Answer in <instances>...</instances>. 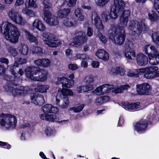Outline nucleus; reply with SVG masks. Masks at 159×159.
Masks as SVG:
<instances>
[{"mask_svg": "<svg viewBox=\"0 0 159 159\" xmlns=\"http://www.w3.org/2000/svg\"><path fill=\"white\" fill-rule=\"evenodd\" d=\"M0 28L6 39L11 42L16 43L18 41L20 34L17 27L11 23L4 22L2 24Z\"/></svg>", "mask_w": 159, "mask_h": 159, "instance_id": "obj_1", "label": "nucleus"}, {"mask_svg": "<svg viewBox=\"0 0 159 159\" xmlns=\"http://www.w3.org/2000/svg\"><path fill=\"white\" fill-rule=\"evenodd\" d=\"M48 74L47 70L35 66L28 67L25 70L26 76L34 81L43 82L47 79Z\"/></svg>", "mask_w": 159, "mask_h": 159, "instance_id": "obj_2", "label": "nucleus"}, {"mask_svg": "<svg viewBox=\"0 0 159 159\" xmlns=\"http://www.w3.org/2000/svg\"><path fill=\"white\" fill-rule=\"evenodd\" d=\"M109 39L118 45H122L125 41V34L124 30L116 25H112L108 31Z\"/></svg>", "mask_w": 159, "mask_h": 159, "instance_id": "obj_3", "label": "nucleus"}, {"mask_svg": "<svg viewBox=\"0 0 159 159\" xmlns=\"http://www.w3.org/2000/svg\"><path fill=\"white\" fill-rule=\"evenodd\" d=\"M17 120L15 116L4 113L0 114V125L2 128L9 129L15 127Z\"/></svg>", "mask_w": 159, "mask_h": 159, "instance_id": "obj_4", "label": "nucleus"}, {"mask_svg": "<svg viewBox=\"0 0 159 159\" xmlns=\"http://www.w3.org/2000/svg\"><path fill=\"white\" fill-rule=\"evenodd\" d=\"M3 87L5 92L13 96H16L18 95L24 96L30 90V88L27 86H20L12 87L8 84L5 85Z\"/></svg>", "mask_w": 159, "mask_h": 159, "instance_id": "obj_5", "label": "nucleus"}, {"mask_svg": "<svg viewBox=\"0 0 159 159\" xmlns=\"http://www.w3.org/2000/svg\"><path fill=\"white\" fill-rule=\"evenodd\" d=\"M145 27V24L142 22L141 24L136 20H130L128 24V29L130 33L134 37H137L141 34L143 28Z\"/></svg>", "mask_w": 159, "mask_h": 159, "instance_id": "obj_6", "label": "nucleus"}, {"mask_svg": "<svg viewBox=\"0 0 159 159\" xmlns=\"http://www.w3.org/2000/svg\"><path fill=\"white\" fill-rule=\"evenodd\" d=\"M158 68L156 66H149L148 67L139 69L136 70V71L139 74L145 73L144 77L148 79H152L157 76H159L158 72L157 71Z\"/></svg>", "mask_w": 159, "mask_h": 159, "instance_id": "obj_7", "label": "nucleus"}, {"mask_svg": "<svg viewBox=\"0 0 159 159\" xmlns=\"http://www.w3.org/2000/svg\"><path fill=\"white\" fill-rule=\"evenodd\" d=\"M125 49L123 53L125 57L129 60H133L136 57L135 52L134 50V46L131 41L126 42L125 44Z\"/></svg>", "mask_w": 159, "mask_h": 159, "instance_id": "obj_8", "label": "nucleus"}, {"mask_svg": "<svg viewBox=\"0 0 159 159\" xmlns=\"http://www.w3.org/2000/svg\"><path fill=\"white\" fill-rule=\"evenodd\" d=\"M43 20L45 22L51 26H55L59 24L57 17L52 15L49 10L44 9L43 10Z\"/></svg>", "mask_w": 159, "mask_h": 159, "instance_id": "obj_9", "label": "nucleus"}, {"mask_svg": "<svg viewBox=\"0 0 159 159\" xmlns=\"http://www.w3.org/2000/svg\"><path fill=\"white\" fill-rule=\"evenodd\" d=\"M43 36L47 39L44 40L43 42L49 47L55 48L58 46L57 43L54 42L56 41V37L53 34L45 32L43 34Z\"/></svg>", "mask_w": 159, "mask_h": 159, "instance_id": "obj_10", "label": "nucleus"}, {"mask_svg": "<svg viewBox=\"0 0 159 159\" xmlns=\"http://www.w3.org/2000/svg\"><path fill=\"white\" fill-rule=\"evenodd\" d=\"M150 50L153 53L149 56V63L151 65H157L159 63V52L154 46H151Z\"/></svg>", "mask_w": 159, "mask_h": 159, "instance_id": "obj_11", "label": "nucleus"}, {"mask_svg": "<svg viewBox=\"0 0 159 159\" xmlns=\"http://www.w3.org/2000/svg\"><path fill=\"white\" fill-rule=\"evenodd\" d=\"M152 89V87L148 83H143L136 85V91L139 94L148 95Z\"/></svg>", "mask_w": 159, "mask_h": 159, "instance_id": "obj_12", "label": "nucleus"}, {"mask_svg": "<svg viewBox=\"0 0 159 159\" xmlns=\"http://www.w3.org/2000/svg\"><path fill=\"white\" fill-rule=\"evenodd\" d=\"M130 14V12L129 10H125L122 13L118 20V23L122 27L126 26Z\"/></svg>", "mask_w": 159, "mask_h": 159, "instance_id": "obj_13", "label": "nucleus"}, {"mask_svg": "<svg viewBox=\"0 0 159 159\" xmlns=\"http://www.w3.org/2000/svg\"><path fill=\"white\" fill-rule=\"evenodd\" d=\"M87 40V37L85 36L84 34L82 33V34L75 37L70 45L76 47H79L85 42Z\"/></svg>", "mask_w": 159, "mask_h": 159, "instance_id": "obj_14", "label": "nucleus"}, {"mask_svg": "<svg viewBox=\"0 0 159 159\" xmlns=\"http://www.w3.org/2000/svg\"><path fill=\"white\" fill-rule=\"evenodd\" d=\"M55 84L57 85L61 84L62 87L70 88L74 85V81L65 77H59Z\"/></svg>", "mask_w": 159, "mask_h": 159, "instance_id": "obj_15", "label": "nucleus"}, {"mask_svg": "<svg viewBox=\"0 0 159 159\" xmlns=\"http://www.w3.org/2000/svg\"><path fill=\"white\" fill-rule=\"evenodd\" d=\"M91 19L93 23H94L97 28L101 30H103V25L100 17L96 12H93L92 13Z\"/></svg>", "mask_w": 159, "mask_h": 159, "instance_id": "obj_16", "label": "nucleus"}, {"mask_svg": "<svg viewBox=\"0 0 159 159\" xmlns=\"http://www.w3.org/2000/svg\"><path fill=\"white\" fill-rule=\"evenodd\" d=\"M34 65L37 66L42 67L43 68H47L51 65V61L47 58H39L34 61Z\"/></svg>", "mask_w": 159, "mask_h": 159, "instance_id": "obj_17", "label": "nucleus"}, {"mask_svg": "<svg viewBox=\"0 0 159 159\" xmlns=\"http://www.w3.org/2000/svg\"><path fill=\"white\" fill-rule=\"evenodd\" d=\"M41 110L44 113L43 114L56 113L58 111L57 107L48 104H46L42 106Z\"/></svg>", "mask_w": 159, "mask_h": 159, "instance_id": "obj_18", "label": "nucleus"}, {"mask_svg": "<svg viewBox=\"0 0 159 159\" xmlns=\"http://www.w3.org/2000/svg\"><path fill=\"white\" fill-rule=\"evenodd\" d=\"M32 102L35 105L41 106L45 102L44 96L39 94H33L31 95Z\"/></svg>", "mask_w": 159, "mask_h": 159, "instance_id": "obj_19", "label": "nucleus"}, {"mask_svg": "<svg viewBox=\"0 0 159 159\" xmlns=\"http://www.w3.org/2000/svg\"><path fill=\"white\" fill-rule=\"evenodd\" d=\"M136 61L138 65L140 66H144L148 62V59L146 56L142 53H138L136 55Z\"/></svg>", "mask_w": 159, "mask_h": 159, "instance_id": "obj_20", "label": "nucleus"}, {"mask_svg": "<svg viewBox=\"0 0 159 159\" xmlns=\"http://www.w3.org/2000/svg\"><path fill=\"white\" fill-rule=\"evenodd\" d=\"M58 95L56 97V103L62 109L66 108L69 105L70 102L68 97L67 96L64 97L61 99V102L60 100L58 99Z\"/></svg>", "mask_w": 159, "mask_h": 159, "instance_id": "obj_21", "label": "nucleus"}, {"mask_svg": "<svg viewBox=\"0 0 159 159\" xmlns=\"http://www.w3.org/2000/svg\"><path fill=\"white\" fill-rule=\"evenodd\" d=\"M32 26L39 31H43L46 30V27L42 21L39 19H35L32 23Z\"/></svg>", "mask_w": 159, "mask_h": 159, "instance_id": "obj_22", "label": "nucleus"}, {"mask_svg": "<svg viewBox=\"0 0 159 159\" xmlns=\"http://www.w3.org/2000/svg\"><path fill=\"white\" fill-rule=\"evenodd\" d=\"M147 125L148 122L146 120H141L136 124L135 129L138 132L143 131L145 130Z\"/></svg>", "mask_w": 159, "mask_h": 159, "instance_id": "obj_23", "label": "nucleus"}, {"mask_svg": "<svg viewBox=\"0 0 159 159\" xmlns=\"http://www.w3.org/2000/svg\"><path fill=\"white\" fill-rule=\"evenodd\" d=\"M96 55L99 58L105 61L107 60L109 58L108 53L103 49L98 50L96 52Z\"/></svg>", "mask_w": 159, "mask_h": 159, "instance_id": "obj_24", "label": "nucleus"}, {"mask_svg": "<svg viewBox=\"0 0 159 159\" xmlns=\"http://www.w3.org/2000/svg\"><path fill=\"white\" fill-rule=\"evenodd\" d=\"M55 113H50V114H41L39 116L41 120L53 121L56 119V115Z\"/></svg>", "mask_w": 159, "mask_h": 159, "instance_id": "obj_25", "label": "nucleus"}, {"mask_svg": "<svg viewBox=\"0 0 159 159\" xmlns=\"http://www.w3.org/2000/svg\"><path fill=\"white\" fill-rule=\"evenodd\" d=\"M123 107L126 110L137 109L139 108L140 103L139 102L129 104V102H122Z\"/></svg>", "mask_w": 159, "mask_h": 159, "instance_id": "obj_26", "label": "nucleus"}, {"mask_svg": "<svg viewBox=\"0 0 159 159\" xmlns=\"http://www.w3.org/2000/svg\"><path fill=\"white\" fill-rule=\"evenodd\" d=\"M112 7L121 11L123 10L125 7V3L123 0H114V3Z\"/></svg>", "mask_w": 159, "mask_h": 159, "instance_id": "obj_27", "label": "nucleus"}, {"mask_svg": "<svg viewBox=\"0 0 159 159\" xmlns=\"http://www.w3.org/2000/svg\"><path fill=\"white\" fill-rule=\"evenodd\" d=\"M31 51L33 54H37L41 56L45 53V50L40 47L33 46L31 48Z\"/></svg>", "mask_w": 159, "mask_h": 159, "instance_id": "obj_28", "label": "nucleus"}, {"mask_svg": "<svg viewBox=\"0 0 159 159\" xmlns=\"http://www.w3.org/2000/svg\"><path fill=\"white\" fill-rule=\"evenodd\" d=\"M63 24L66 27L75 26L77 25V21L74 20L64 18L63 21Z\"/></svg>", "mask_w": 159, "mask_h": 159, "instance_id": "obj_29", "label": "nucleus"}, {"mask_svg": "<svg viewBox=\"0 0 159 159\" xmlns=\"http://www.w3.org/2000/svg\"><path fill=\"white\" fill-rule=\"evenodd\" d=\"M25 34V36L27 39L30 43H35V44L37 45L38 42L37 39L36 37L31 34L27 30H23Z\"/></svg>", "mask_w": 159, "mask_h": 159, "instance_id": "obj_30", "label": "nucleus"}, {"mask_svg": "<svg viewBox=\"0 0 159 159\" xmlns=\"http://www.w3.org/2000/svg\"><path fill=\"white\" fill-rule=\"evenodd\" d=\"M29 47L26 44L22 43L20 44L18 47L20 53L24 55H27L29 52Z\"/></svg>", "mask_w": 159, "mask_h": 159, "instance_id": "obj_31", "label": "nucleus"}, {"mask_svg": "<svg viewBox=\"0 0 159 159\" xmlns=\"http://www.w3.org/2000/svg\"><path fill=\"white\" fill-rule=\"evenodd\" d=\"M15 23L20 25H24L26 23L25 20L23 17L21 15L18 14L15 19V20L13 21Z\"/></svg>", "mask_w": 159, "mask_h": 159, "instance_id": "obj_32", "label": "nucleus"}, {"mask_svg": "<svg viewBox=\"0 0 159 159\" xmlns=\"http://www.w3.org/2000/svg\"><path fill=\"white\" fill-rule=\"evenodd\" d=\"M130 87L129 85L125 84L115 88L112 90V92L115 93H118L122 92L124 90H127Z\"/></svg>", "mask_w": 159, "mask_h": 159, "instance_id": "obj_33", "label": "nucleus"}, {"mask_svg": "<svg viewBox=\"0 0 159 159\" xmlns=\"http://www.w3.org/2000/svg\"><path fill=\"white\" fill-rule=\"evenodd\" d=\"M49 88V86L47 85H39L36 88L35 91L42 93L46 92Z\"/></svg>", "mask_w": 159, "mask_h": 159, "instance_id": "obj_34", "label": "nucleus"}, {"mask_svg": "<svg viewBox=\"0 0 159 159\" xmlns=\"http://www.w3.org/2000/svg\"><path fill=\"white\" fill-rule=\"evenodd\" d=\"M101 87L103 94L109 93L110 90L113 89L114 86L112 85L108 84H104L102 85Z\"/></svg>", "mask_w": 159, "mask_h": 159, "instance_id": "obj_35", "label": "nucleus"}, {"mask_svg": "<svg viewBox=\"0 0 159 159\" xmlns=\"http://www.w3.org/2000/svg\"><path fill=\"white\" fill-rule=\"evenodd\" d=\"M70 12L69 8H65L60 10L57 13V15L59 17H63L68 16Z\"/></svg>", "mask_w": 159, "mask_h": 159, "instance_id": "obj_36", "label": "nucleus"}, {"mask_svg": "<svg viewBox=\"0 0 159 159\" xmlns=\"http://www.w3.org/2000/svg\"><path fill=\"white\" fill-rule=\"evenodd\" d=\"M120 11L114 7L112 6L109 15L110 17L112 19H116L118 17V14Z\"/></svg>", "mask_w": 159, "mask_h": 159, "instance_id": "obj_37", "label": "nucleus"}, {"mask_svg": "<svg viewBox=\"0 0 159 159\" xmlns=\"http://www.w3.org/2000/svg\"><path fill=\"white\" fill-rule=\"evenodd\" d=\"M22 12L23 14H26L30 17H34L35 16V12L26 8L22 9Z\"/></svg>", "mask_w": 159, "mask_h": 159, "instance_id": "obj_38", "label": "nucleus"}, {"mask_svg": "<svg viewBox=\"0 0 159 159\" xmlns=\"http://www.w3.org/2000/svg\"><path fill=\"white\" fill-rule=\"evenodd\" d=\"M18 14L17 12L13 9L10 10L8 13L9 18L13 21L15 20V19Z\"/></svg>", "mask_w": 159, "mask_h": 159, "instance_id": "obj_39", "label": "nucleus"}, {"mask_svg": "<svg viewBox=\"0 0 159 159\" xmlns=\"http://www.w3.org/2000/svg\"><path fill=\"white\" fill-rule=\"evenodd\" d=\"M75 14L76 17H79L78 19L80 21H82L84 19V16L82 14V11L80 8H77L75 10Z\"/></svg>", "mask_w": 159, "mask_h": 159, "instance_id": "obj_40", "label": "nucleus"}, {"mask_svg": "<svg viewBox=\"0 0 159 159\" xmlns=\"http://www.w3.org/2000/svg\"><path fill=\"white\" fill-rule=\"evenodd\" d=\"M152 38L153 42L159 46V32H155L152 34Z\"/></svg>", "mask_w": 159, "mask_h": 159, "instance_id": "obj_41", "label": "nucleus"}, {"mask_svg": "<svg viewBox=\"0 0 159 159\" xmlns=\"http://www.w3.org/2000/svg\"><path fill=\"white\" fill-rule=\"evenodd\" d=\"M148 16L150 20L153 21H156L158 20L157 16L156 13L154 11H152L151 13L148 14Z\"/></svg>", "mask_w": 159, "mask_h": 159, "instance_id": "obj_42", "label": "nucleus"}, {"mask_svg": "<svg viewBox=\"0 0 159 159\" xmlns=\"http://www.w3.org/2000/svg\"><path fill=\"white\" fill-rule=\"evenodd\" d=\"M84 107V104H79L72 108V109L75 112H79L81 111Z\"/></svg>", "mask_w": 159, "mask_h": 159, "instance_id": "obj_43", "label": "nucleus"}, {"mask_svg": "<svg viewBox=\"0 0 159 159\" xmlns=\"http://www.w3.org/2000/svg\"><path fill=\"white\" fill-rule=\"evenodd\" d=\"M98 37L101 42L103 43H105L107 41V39L100 32L98 33Z\"/></svg>", "mask_w": 159, "mask_h": 159, "instance_id": "obj_44", "label": "nucleus"}, {"mask_svg": "<svg viewBox=\"0 0 159 159\" xmlns=\"http://www.w3.org/2000/svg\"><path fill=\"white\" fill-rule=\"evenodd\" d=\"M92 93L96 94L101 95H103L101 86L97 87L92 92Z\"/></svg>", "mask_w": 159, "mask_h": 159, "instance_id": "obj_45", "label": "nucleus"}, {"mask_svg": "<svg viewBox=\"0 0 159 159\" xmlns=\"http://www.w3.org/2000/svg\"><path fill=\"white\" fill-rule=\"evenodd\" d=\"M43 4L44 7L43 10L44 9H46V8L50 9L52 6V4L49 0H43Z\"/></svg>", "mask_w": 159, "mask_h": 159, "instance_id": "obj_46", "label": "nucleus"}, {"mask_svg": "<svg viewBox=\"0 0 159 159\" xmlns=\"http://www.w3.org/2000/svg\"><path fill=\"white\" fill-rule=\"evenodd\" d=\"M74 95L73 92L68 89H64L63 91V95L64 97L67 96H72Z\"/></svg>", "mask_w": 159, "mask_h": 159, "instance_id": "obj_47", "label": "nucleus"}, {"mask_svg": "<svg viewBox=\"0 0 159 159\" xmlns=\"http://www.w3.org/2000/svg\"><path fill=\"white\" fill-rule=\"evenodd\" d=\"M7 68L9 69L11 74L14 76L15 77H19L17 75H18V74L15 72V69H16V67L14 66H12V65H9L8 66Z\"/></svg>", "mask_w": 159, "mask_h": 159, "instance_id": "obj_48", "label": "nucleus"}, {"mask_svg": "<svg viewBox=\"0 0 159 159\" xmlns=\"http://www.w3.org/2000/svg\"><path fill=\"white\" fill-rule=\"evenodd\" d=\"M109 0H96V3L99 6H103L107 4Z\"/></svg>", "mask_w": 159, "mask_h": 159, "instance_id": "obj_49", "label": "nucleus"}, {"mask_svg": "<svg viewBox=\"0 0 159 159\" xmlns=\"http://www.w3.org/2000/svg\"><path fill=\"white\" fill-rule=\"evenodd\" d=\"M76 59H82L88 60L89 58L84 54H78L75 56Z\"/></svg>", "mask_w": 159, "mask_h": 159, "instance_id": "obj_50", "label": "nucleus"}, {"mask_svg": "<svg viewBox=\"0 0 159 159\" xmlns=\"http://www.w3.org/2000/svg\"><path fill=\"white\" fill-rule=\"evenodd\" d=\"M8 51L13 56H16L18 54L16 51V49L13 47H10Z\"/></svg>", "mask_w": 159, "mask_h": 159, "instance_id": "obj_51", "label": "nucleus"}, {"mask_svg": "<svg viewBox=\"0 0 159 159\" xmlns=\"http://www.w3.org/2000/svg\"><path fill=\"white\" fill-rule=\"evenodd\" d=\"M28 6L34 8H36L37 5L36 3V1L34 0H29Z\"/></svg>", "mask_w": 159, "mask_h": 159, "instance_id": "obj_52", "label": "nucleus"}, {"mask_svg": "<svg viewBox=\"0 0 159 159\" xmlns=\"http://www.w3.org/2000/svg\"><path fill=\"white\" fill-rule=\"evenodd\" d=\"M85 86H80L77 87V91L78 93L87 92Z\"/></svg>", "mask_w": 159, "mask_h": 159, "instance_id": "obj_53", "label": "nucleus"}, {"mask_svg": "<svg viewBox=\"0 0 159 159\" xmlns=\"http://www.w3.org/2000/svg\"><path fill=\"white\" fill-rule=\"evenodd\" d=\"M85 80L86 83L89 84L92 83L94 81V77L91 75L86 77Z\"/></svg>", "mask_w": 159, "mask_h": 159, "instance_id": "obj_54", "label": "nucleus"}, {"mask_svg": "<svg viewBox=\"0 0 159 159\" xmlns=\"http://www.w3.org/2000/svg\"><path fill=\"white\" fill-rule=\"evenodd\" d=\"M45 132L48 136L51 135L53 133V131L49 127H47L45 130Z\"/></svg>", "mask_w": 159, "mask_h": 159, "instance_id": "obj_55", "label": "nucleus"}, {"mask_svg": "<svg viewBox=\"0 0 159 159\" xmlns=\"http://www.w3.org/2000/svg\"><path fill=\"white\" fill-rule=\"evenodd\" d=\"M120 70V68L119 67H113L112 68L110 72V74L111 75H117V74H119L117 73V71L118 70Z\"/></svg>", "mask_w": 159, "mask_h": 159, "instance_id": "obj_56", "label": "nucleus"}, {"mask_svg": "<svg viewBox=\"0 0 159 159\" xmlns=\"http://www.w3.org/2000/svg\"><path fill=\"white\" fill-rule=\"evenodd\" d=\"M28 135L29 134L27 132H24L21 134L20 139L22 140H25L28 137Z\"/></svg>", "mask_w": 159, "mask_h": 159, "instance_id": "obj_57", "label": "nucleus"}, {"mask_svg": "<svg viewBox=\"0 0 159 159\" xmlns=\"http://www.w3.org/2000/svg\"><path fill=\"white\" fill-rule=\"evenodd\" d=\"M77 0H66L68 3V6L70 7H74L75 4Z\"/></svg>", "mask_w": 159, "mask_h": 159, "instance_id": "obj_58", "label": "nucleus"}, {"mask_svg": "<svg viewBox=\"0 0 159 159\" xmlns=\"http://www.w3.org/2000/svg\"><path fill=\"white\" fill-rule=\"evenodd\" d=\"M154 6L156 11L159 13V0H154Z\"/></svg>", "mask_w": 159, "mask_h": 159, "instance_id": "obj_59", "label": "nucleus"}, {"mask_svg": "<svg viewBox=\"0 0 159 159\" xmlns=\"http://www.w3.org/2000/svg\"><path fill=\"white\" fill-rule=\"evenodd\" d=\"M4 80L9 81L14 80V78L12 76L9 75H5L3 76Z\"/></svg>", "mask_w": 159, "mask_h": 159, "instance_id": "obj_60", "label": "nucleus"}, {"mask_svg": "<svg viewBox=\"0 0 159 159\" xmlns=\"http://www.w3.org/2000/svg\"><path fill=\"white\" fill-rule=\"evenodd\" d=\"M68 68L72 70H75L78 68V66L76 64H70L68 65Z\"/></svg>", "mask_w": 159, "mask_h": 159, "instance_id": "obj_61", "label": "nucleus"}, {"mask_svg": "<svg viewBox=\"0 0 159 159\" xmlns=\"http://www.w3.org/2000/svg\"><path fill=\"white\" fill-rule=\"evenodd\" d=\"M6 71V67L3 65H0V75L5 74Z\"/></svg>", "mask_w": 159, "mask_h": 159, "instance_id": "obj_62", "label": "nucleus"}, {"mask_svg": "<svg viewBox=\"0 0 159 159\" xmlns=\"http://www.w3.org/2000/svg\"><path fill=\"white\" fill-rule=\"evenodd\" d=\"M95 103L97 105H101L103 103L102 97H99L97 98Z\"/></svg>", "mask_w": 159, "mask_h": 159, "instance_id": "obj_63", "label": "nucleus"}, {"mask_svg": "<svg viewBox=\"0 0 159 159\" xmlns=\"http://www.w3.org/2000/svg\"><path fill=\"white\" fill-rule=\"evenodd\" d=\"M86 88V90L87 92L93 90L94 89L93 85V84H89L85 86Z\"/></svg>", "mask_w": 159, "mask_h": 159, "instance_id": "obj_64", "label": "nucleus"}]
</instances>
